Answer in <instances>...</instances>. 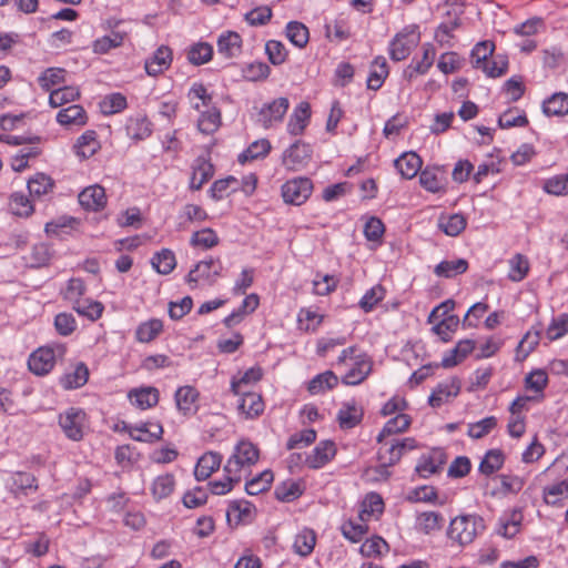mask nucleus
<instances>
[{"instance_id": "1", "label": "nucleus", "mask_w": 568, "mask_h": 568, "mask_svg": "<svg viewBox=\"0 0 568 568\" xmlns=\"http://www.w3.org/2000/svg\"><path fill=\"white\" fill-rule=\"evenodd\" d=\"M485 528V520L479 515H459L450 520L447 537L453 544L464 547L481 535Z\"/></svg>"}, {"instance_id": "2", "label": "nucleus", "mask_w": 568, "mask_h": 568, "mask_svg": "<svg viewBox=\"0 0 568 568\" xmlns=\"http://www.w3.org/2000/svg\"><path fill=\"white\" fill-rule=\"evenodd\" d=\"M258 456L260 452L257 447L252 442L242 439L237 443L233 454L227 459L224 471L225 474L241 475V470L254 465L258 460Z\"/></svg>"}, {"instance_id": "3", "label": "nucleus", "mask_w": 568, "mask_h": 568, "mask_svg": "<svg viewBox=\"0 0 568 568\" xmlns=\"http://www.w3.org/2000/svg\"><path fill=\"white\" fill-rule=\"evenodd\" d=\"M64 353L65 347L60 344L39 347L29 356L28 367L36 375H45L54 367L57 357Z\"/></svg>"}, {"instance_id": "4", "label": "nucleus", "mask_w": 568, "mask_h": 568, "mask_svg": "<svg viewBox=\"0 0 568 568\" xmlns=\"http://www.w3.org/2000/svg\"><path fill=\"white\" fill-rule=\"evenodd\" d=\"M290 109V100L285 97L276 98L264 103L257 112V123L264 129L280 125Z\"/></svg>"}, {"instance_id": "5", "label": "nucleus", "mask_w": 568, "mask_h": 568, "mask_svg": "<svg viewBox=\"0 0 568 568\" xmlns=\"http://www.w3.org/2000/svg\"><path fill=\"white\" fill-rule=\"evenodd\" d=\"M419 33L415 29L405 28L389 43V55L393 61L405 60L419 43Z\"/></svg>"}, {"instance_id": "6", "label": "nucleus", "mask_w": 568, "mask_h": 568, "mask_svg": "<svg viewBox=\"0 0 568 568\" xmlns=\"http://www.w3.org/2000/svg\"><path fill=\"white\" fill-rule=\"evenodd\" d=\"M311 158V145L302 141H296L283 152L282 164L290 171H298L307 165Z\"/></svg>"}, {"instance_id": "7", "label": "nucleus", "mask_w": 568, "mask_h": 568, "mask_svg": "<svg viewBox=\"0 0 568 568\" xmlns=\"http://www.w3.org/2000/svg\"><path fill=\"white\" fill-rule=\"evenodd\" d=\"M312 189L310 179L296 178L283 184L282 196L285 203L301 205L310 197Z\"/></svg>"}, {"instance_id": "8", "label": "nucleus", "mask_w": 568, "mask_h": 568, "mask_svg": "<svg viewBox=\"0 0 568 568\" xmlns=\"http://www.w3.org/2000/svg\"><path fill=\"white\" fill-rule=\"evenodd\" d=\"M223 264L220 258L210 257L207 260L200 261L194 268H192L187 276L186 282L197 283L200 280H204L210 285L215 283L216 278L222 274Z\"/></svg>"}, {"instance_id": "9", "label": "nucleus", "mask_w": 568, "mask_h": 568, "mask_svg": "<svg viewBox=\"0 0 568 568\" xmlns=\"http://www.w3.org/2000/svg\"><path fill=\"white\" fill-rule=\"evenodd\" d=\"M85 413L79 408H70L59 416V425L65 436L72 440H80L83 437V425Z\"/></svg>"}, {"instance_id": "10", "label": "nucleus", "mask_w": 568, "mask_h": 568, "mask_svg": "<svg viewBox=\"0 0 568 568\" xmlns=\"http://www.w3.org/2000/svg\"><path fill=\"white\" fill-rule=\"evenodd\" d=\"M172 50L168 45H160L153 54L145 60L144 69L148 75L158 77L171 67Z\"/></svg>"}, {"instance_id": "11", "label": "nucleus", "mask_w": 568, "mask_h": 568, "mask_svg": "<svg viewBox=\"0 0 568 568\" xmlns=\"http://www.w3.org/2000/svg\"><path fill=\"white\" fill-rule=\"evenodd\" d=\"M336 455V445L333 440L320 442L306 457V465L312 469H320L329 463Z\"/></svg>"}, {"instance_id": "12", "label": "nucleus", "mask_w": 568, "mask_h": 568, "mask_svg": "<svg viewBox=\"0 0 568 568\" xmlns=\"http://www.w3.org/2000/svg\"><path fill=\"white\" fill-rule=\"evenodd\" d=\"M460 392V381L452 377L445 382L439 383L432 392L428 403L432 407H440L449 398L456 397Z\"/></svg>"}, {"instance_id": "13", "label": "nucleus", "mask_w": 568, "mask_h": 568, "mask_svg": "<svg viewBox=\"0 0 568 568\" xmlns=\"http://www.w3.org/2000/svg\"><path fill=\"white\" fill-rule=\"evenodd\" d=\"M446 463V455L440 448L433 449L429 454L423 455L416 467L415 471L422 477L427 478L433 474L438 473L442 466Z\"/></svg>"}, {"instance_id": "14", "label": "nucleus", "mask_w": 568, "mask_h": 568, "mask_svg": "<svg viewBox=\"0 0 568 568\" xmlns=\"http://www.w3.org/2000/svg\"><path fill=\"white\" fill-rule=\"evenodd\" d=\"M422 50V59L418 61L413 59L404 70V78L408 81H413L418 74H425L434 63L436 54L435 48L430 43H425L423 44Z\"/></svg>"}, {"instance_id": "15", "label": "nucleus", "mask_w": 568, "mask_h": 568, "mask_svg": "<svg viewBox=\"0 0 568 568\" xmlns=\"http://www.w3.org/2000/svg\"><path fill=\"white\" fill-rule=\"evenodd\" d=\"M79 203L88 211L98 212L106 204L105 191L101 185L94 184L79 193Z\"/></svg>"}, {"instance_id": "16", "label": "nucleus", "mask_w": 568, "mask_h": 568, "mask_svg": "<svg viewBox=\"0 0 568 568\" xmlns=\"http://www.w3.org/2000/svg\"><path fill=\"white\" fill-rule=\"evenodd\" d=\"M311 119V105L308 102L298 103L290 115L286 129L291 135H301L306 129Z\"/></svg>"}, {"instance_id": "17", "label": "nucleus", "mask_w": 568, "mask_h": 568, "mask_svg": "<svg viewBox=\"0 0 568 568\" xmlns=\"http://www.w3.org/2000/svg\"><path fill=\"white\" fill-rule=\"evenodd\" d=\"M175 404L184 416L194 415L197 412L199 392L192 386L179 387L175 392Z\"/></svg>"}, {"instance_id": "18", "label": "nucleus", "mask_w": 568, "mask_h": 568, "mask_svg": "<svg viewBox=\"0 0 568 568\" xmlns=\"http://www.w3.org/2000/svg\"><path fill=\"white\" fill-rule=\"evenodd\" d=\"M419 183L426 191L438 193L445 189V173L438 166H427L419 174Z\"/></svg>"}, {"instance_id": "19", "label": "nucleus", "mask_w": 568, "mask_h": 568, "mask_svg": "<svg viewBox=\"0 0 568 568\" xmlns=\"http://www.w3.org/2000/svg\"><path fill=\"white\" fill-rule=\"evenodd\" d=\"M222 457L217 453L209 452L199 458L195 468L194 476L197 481L207 479L215 470L220 468Z\"/></svg>"}, {"instance_id": "20", "label": "nucleus", "mask_w": 568, "mask_h": 568, "mask_svg": "<svg viewBox=\"0 0 568 568\" xmlns=\"http://www.w3.org/2000/svg\"><path fill=\"white\" fill-rule=\"evenodd\" d=\"M255 507L247 500H233L229 505L226 518L229 523L234 521L235 525L241 523H250L253 519Z\"/></svg>"}, {"instance_id": "21", "label": "nucleus", "mask_w": 568, "mask_h": 568, "mask_svg": "<svg viewBox=\"0 0 568 568\" xmlns=\"http://www.w3.org/2000/svg\"><path fill=\"white\" fill-rule=\"evenodd\" d=\"M242 38L237 32L225 31L217 39V51L225 58H235L241 53Z\"/></svg>"}, {"instance_id": "22", "label": "nucleus", "mask_w": 568, "mask_h": 568, "mask_svg": "<svg viewBox=\"0 0 568 568\" xmlns=\"http://www.w3.org/2000/svg\"><path fill=\"white\" fill-rule=\"evenodd\" d=\"M422 159L415 152H406L394 161V165L404 179H413L422 168Z\"/></svg>"}, {"instance_id": "23", "label": "nucleus", "mask_w": 568, "mask_h": 568, "mask_svg": "<svg viewBox=\"0 0 568 568\" xmlns=\"http://www.w3.org/2000/svg\"><path fill=\"white\" fill-rule=\"evenodd\" d=\"M523 520V514L518 509L504 514L498 520L497 534L505 538L515 537Z\"/></svg>"}, {"instance_id": "24", "label": "nucleus", "mask_w": 568, "mask_h": 568, "mask_svg": "<svg viewBox=\"0 0 568 568\" xmlns=\"http://www.w3.org/2000/svg\"><path fill=\"white\" fill-rule=\"evenodd\" d=\"M363 418V409L358 407L355 400L346 402L337 413L339 426L344 429L355 427Z\"/></svg>"}, {"instance_id": "25", "label": "nucleus", "mask_w": 568, "mask_h": 568, "mask_svg": "<svg viewBox=\"0 0 568 568\" xmlns=\"http://www.w3.org/2000/svg\"><path fill=\"white\" fill-rule=\"evenodd\" d=\"M89 378L88 366L80 362L71 372H67L60 378V384L64 389H77L87 384Z\"/></svg>"}, {"instance_id": "26", "label": "nucleus", "mask_w": 568, "mask_h": 568, "mask_svg": "<svg viewBox=\"0 0 568 568\" xmlns=\"http://www.w3.org/2000/svg\"><path fill=\"white\" fill-rule=\"evenodd\" d=\"M242 397L239 403V410L246 417L253 418L264 410V403L260 394L253 392H241Z\"/></svg>"}, {"instance_id": "27", "label": "nucleus", "mask_w": 568, "mask_h": 568, "mask_svg": "<svg viewBox=\"0 0 568 568\" xmlns=\"http://www.w3.org/2000/svg\"><path fill=\"white\" fill-rule=\"evenodd\" d=\"M129 398L133 405L141 409H148L155 406L159 402V390L155 387H143L140 389H132L129 393Z\"/></svg>"}, {"instance_id": "28", "label": "nucleus", "mask_w": 568, "mask_h": 568, "mask_svg": "<svg viewBox=\"0 0 568 568\" xmlns=\"http://www.w3.org/2000/svg\"><path fill=\"white\" fill-rule=\"evenodd\" d=\"M197 112L200 113L197 129L201 133L212 134L217 131L221 125V112L216 106H211Z\"/></svg>"}, {"instance_id": "29", "label": "nucleus", "mask_w": 568, "mask_h": 568, "mask_svg": "<svg viewBox=\"0 0 568 568\" xmlns=\"http://www.w3.org/2000/svg\"><path fill=\"white\" fill-rule=\"evenodd\" d=\"M388 75V65L384 57L379 55L374 59L371 64L369 74L367 77V88L378 90Z\"/></svg>"}, {"instance_id": "30", "label": "nucleus", "mask_w": 568, "mask_h": 568, "mask_svg": "<svg viewBox=\"0 0 568 568\" xmlns=\"http://www.w3.org/2000/svg\"><path fill=\"white\" fill-rule=\"evenodd\" d=\"M371 372V361L365 358L357 359L354 366L342 377V383L351 386L358 385L367 378Z\"/></svg>"}, {"instance_id": "31", "label": "nucleus", "mask_w": 568, "mask_h": 568, "mask_svg": "<svg viewBox=\"0 0 568 568\" xmlns=\"http://www.w3.org/2000/svg\"><path fill=\"white\" fill-rule=\"evenodd\" d=\"M444 523L443 515L437 511H423L416 518L417 529L426 535L440 530Z\"/></svg>"}, {"instance_id": "32", "label": "nucleus", "mask_w": 568, "mask_h": 568, "mask_svg": "<svg viewBox=\"0 0 568 568\" xmlns=\"http://www.w3.org/2000/svg\"><path fill=\"white\" fill-rule=\"evenodd\" d=\"M542 112L547 116H564L568 114V94L564 92L554 93L544 101Z\"/></svg>"}, {"instance_id": "33", "label": "nucleus", "mask_w": 568, "mask_h": 568, "mask_svg": "<svg viewBox=\"0 0 568 568\" xmlns=\"http://www.w3.org/2000/svg\"><path fill=\"white\" fill-rule=\"evenodd\" d=\"M57 121L64 126L84 125L87 123L85 111L79 104L69 105L58 112Z\"/></svg>"}, {"instance_id": "34", "label": "nucleus", "mask_w": 568, "mask_h": 568, "mask_svg": "<svg viewBox=\"0 0 568 568\" xmlns=\"http://www.w3.org/2000/svg\"><path fill=\"white\" fill-rule=\"evenodd\" d=\"M126 133L133 140H144L152 133V123L146 116L130 118L126 123Z\"/></svg>"}, {"instance_id": "35", "label": "nucleus", "mask_w": 568, "mask_h": 568, "mask_svg": "<svg viewBox=\"0 0 568 568\" xmlns=\"http://www.w3.org/2000/svg\"><path fill=\"white\" fill-rule=\"evenodd\" d=\"M187 99L192 108L196 111H201L202 108L209 109L214 106L212 95L207 92L206 88L199 82L191 85L187 92Z\"/></svg>"}, {"instance_id": "36", "label": "nucleus", "mask_w": 568, "mask_h": 568, "mask_svg": "<svg viewBox=\"0 0 568 568\" xmlns=\"http://www.w3.org/2000/svg\"><path fill=\"white\" fill-rule=\"evenodd\" d=\"M467 225L466 217L460 213L442 215L438 219V227L448 236H457Z\"/></svg>"}, {"instance_id": "37", "label": "nucleus", "mask_w": 568, "mask_h": 568, "mask_svg": "<svg viewBox=\"0 0 568 568\" xmlns=\"http://www.w3.org/2000/svg\"><path fill=\"white\" fill-rule=\"evenodd\" d=\"M27 186L32 197L41 199L43 195L52 192L54 181L44 173H37L29 179Z\"/></svg>"}, {"instance_id": "38", "label": "nucleus", "mask_w": 568, "mask_h": 568, "mask_svg": "<svg viewBox=\"0 0 568 568\" xmlns=\"http://www.w3.org/2000/svg\"><path fill=\"white\" fill-rule=\"evenodd\" d=\"M316 545V534L310 528H304L296 534L293 549L301 557H307Z\"/></svg>"}, {"instance_id": "39", "label": "nucleus", "mask_w": 568, "mask_h": 568, "mask_svg": "<svg viewBox=\"0 0 568 568\" xmlns=\"http://www.w3.org/2000/svg\"><path fill=\"white\" fill-rule=\"evenodd\" d=\"M337 384V376L332 371H326L313 377L308 383L307 389L312 395H316L334 388Z\"/></svg>"}, {"instance_id": "40", "label": "nucleus", "mask_w": 568, "mask_h": 568, "mask_svg": "<svg viewBox=\"0 0 568 568\" xmlns=\"http://www.w3.org/2000/svg\"><path fill=\"white\" fill-rule=\"evenodd\" d=\"M271 149L272 146L267 139L256 140L252 142L247 149L239 155V162L243 164L247 161L263 159L270 153Z\"/></svg>"}, {"instance_id": "41", "label": "nucleus", "mask_w": 568, "mask_h": 568, "mask_svg": "<svg viewBox=\"0 0 568 568\" xmlns=\"http://www.w3.org/2000/svg\"><path fill=\"white\" fill-rule=\"evenodd\" d=\"M384 510L382 497L376 493H369L362 503L358 514L359 521H367L372 516L379 515Z\"/></svg>"}, {"instance_id": "42", "label": "nucleus", "mask_w": 568, "mask_h": 568, "mask_svg": "<svg viewBox=\"0 0 568 568\" xmlns=\"http://www.w3.org/2000/svg\"><path fill=\"white\" fill-rule=\"evenodd\" d=\"M163 331V323L159 318H151L146 322L141 323L136 331L135 337L141 343H149L156 338Z\"/></svg>"}, {"instance_id": "43", "label": "nucleus", "mask_w": 568, "mask_h": 568, "mask_svg": "<svg viewBox=\"0 0 568 568\" xmlns=\"http://www.w3.org/2000/svg\"><path fill=\"white\" fill-rule=\"evenodd\" d=\"M261 378L262 369L258 367H252L247 369L240 378H232L231 390L234 395H240L241 392H248V386L258 382Z\"/></svg>"}, {"instance_id": "44", "label": "nucleus", "mask_w": 568, "mask_h": 568, "mask_svg": "<svg viewBox=\"0 0 568 568\" xmlns=\"http://www.w3.org/2000/svg\"><path fill=\"white\" fill-rule=\"evenodd\" d=\"M240 189V181L234 176H227L215 181L209 192L212 199L219 201L226 197L231 192Z\"/></svg>"}, {"instance_id": "45", "label": "nucleus", "mask_w": 568, "mask_h": 568, "mask_svg": "<svg viewBox=\"0 0 568 568\" xmlns=\"http://www.w3.org/2000/svg\"><path fill=\"white\" fill-rule=\"evenodd\" d=\"M468 268V262L464 258L443 261L436 265L434 273L439 277L450 278L463 274Z\"/></svg>"}, {"instance_id": "46", "label": "nucleus", "mask_w": 568, "mask_h": 568, "mask_svg": "<svg viewBox=\"0 0 568 568\" xmlns=\"http://www.w3.org/2000/svg\"><path fill=\"white\" fill-rule=\"evenodd\" d=\"M410 425V417L405 414H398L390 418L377 436V442L382 443L387 436L405 432Z\"/></svg>"}, {"instance_id": "47", "label": "nucleus", "mask_w": 568, "mask_h": 568, "mask_svg": "<svg viewBox=\"0 0 568 568\" xmlns=\"http://www.w3.org/2000/svg\"><path fill=\"white\" fill-rule=\"evenodd\" d=\"M79 97L80 91L77 87L65 85L50 92L49 103L52 108H58L65 103L75 101Z\"/></svg>"}, {"instance_id": "48", "label": "nucleus", "mask_w": 568, "mask_h": 568, "mask_svg": "<svg viewBox=\"0 0 568 568\" xmlns=\"http://www.w3.org/2000/svg\"><path fill=\"white\" fill-rule=\"evenodd\" d=\"M494 50V42L488 40L478 42L470 52L473 67L476 69H481L483 65L487 63L488 59L493 55Z\"/></svg>"}, {"instance_id": "49", "label": "nucleus", "mask_w": 568, "mask_h": 568, "mask_svg": "<svg viewBox=\"0 0 568 568\" xmlns=\"http://www.w3.org/2000/svg\"><path fill=\"white\" fill-rule=\"evenodd\" d=\"M287 39L297 48H304L310 39L308 29L298 21H291L286 26Z\"/></svg>"}, {"instance_id": "50", "label": "nucleus", "mask_w": 568, "mask_h": 568, "mask_svg": "<svg viewBox=\"0 0 568 568\" xmlns=\"http://www.w3.org/2000/svg\"><path fill=\"white\" fill-rule=\"evenodd\" d=\"M175 487V479L172 474H164L158 476L152 485V494L156 500L169 497Z\"/></svg>"}, {"instance_id": "51", "label": "nucleus", "mask_w": 568, "mask_h": 568, "mask_svg": "<svg viewBox=\"0 0 568 568\" xmlns=\"http://www.w3.org/2000/svg\"><path fill=\"white\" fill-rule=\"evenodd\" d=\"M505 456L500 449H490L479 464V471L484 475H491L501 468Z\"/></svg>"}, {"instance_id": "52", "label": "nucleus", "mask_w": 568, "mask_h": 568, "mask_svg": "<svg viewBox=\"0 0 568 568\" xmlns=\"http://www.w3.org/2000/svg\"><path fill=\"white\" fill-rule=\"evenodd\" d=\"M151 262L156 272L163 275L170 274L176 265L174 253L168 248L154 254Z\"/></svg>"}, {"instance_id": "53", "label": "nucleus", "mask_w": 568, "mask_h": 568, "mask_svg": "<svg viewBox=\"0 0 568 568\" xmlns=\"http://www.w3.org/2000/svg\"><path fill=\"white\" fill-rule=\"evenodd\" d=\"M406 499L410 503L444 504V501H438L437 490L432 486H420L412 489Z\"/></svg>"}, {"instance_id": "54", "label": "nucleus", "mask_w": 568, "mask_h": 568, "mask_svg": "<svg viewBox=\"0 0 568 568\" xmlns=\"http://www.w3.org/2000/svg\"><path fill=\"white\" fill-rule=\"evenodd\" d=\"M28 489H38L37 478L26 471H18L12 476V493L27 495Z\"/></svg>"}, {"instance_id": "55", "label": "nucleus", "mask_w": 568, "mask_h": 568, "mask_svg": "<svg viewBox=\"0 0 568 568\" xmlns=\"http://www.w3.org/2000/svg\"><path fill=\"white\" fill-rule=\"evenodd\" d=\"M303 490L301 485L294 480L283 481L276 486L274 490L275 497L284 503L295 500L302 495Z\"/></svg>"}, {"instance_id": "56", "label": "nucleus", "mask_w": 568, "mask_h": 568, "mask_svg": "<svg viewBox=\"0 0 568 568\" xmlns=\"http://www.w3.org/2000/svg\"><path fill=\"white\" fill-rule=\"evenodd\" d=\"M124 37V33L113 31L109 36L99 38L93 42V51L99 54L108 53L111 49L120 47Z\"/></svg>"}, {"instance_id": "57", "label": "nucleus", "mask_w": 568, "mask_h": 568, "mask_svg": "<svg viewBox=\"0 0 568 568\" xmlns=\"http://www.w3.org/2000/svg\"><path fill=\"white\" fill-rule=\"evenodd\" d=\"M213 55V48L206 42H199L192 45L187 52L189 61L194 65L209 62Z\"/></svg>"}, {"instance_id": "58", "label": "nucleus", "mask_w": 568, "mask_h": 568, "mask_svg": "<svg viewBox=\"0 0 568 568\" xmlns=\"http://www.w3.org/2000/svg\"><path fill=\"white\" fill-rule=\"evenodd\" d=\"M272 470H264L258 476L248 480L245 485V490L248 495H258L267 490L273 481Z\"/></svg>"}, {"instance_id": "59", "label": "nucleus", "mask_w": 568, "mask_h": 568, "mask_svg": "<svg viewBox=\"0 0 568 568\" xmlns=\"http://www.w3.org/2000/svg\"><path fill=\"white\" fill-rule=\"evenodd\" d=\"M9 207L12 214L21 217H27L33 212V205L29 197L18 192L10 196Z\"/></svg>"}, {"instance_id": "60", "label": "nucleus", "mask_w": 568, "mask_h": 568, "mask_svg": "<svg viewBox=\"0 0 568 568\" xmlns=\"http://www.w3.org/2000/svg\"><path fill=\"white\" fill-rule=\"evenodd\" d=\"M402 456L403 453L396 442H394L388 448L384 450L381 449L378 452V459L381 462L379 473H387V468L398 463Z\"/></svg>"}, {"instance_id": "61", "label": "nucleus", "mask_w": 568, "mask_h": 568, "mask_svg": "<svg viewBox=\"0 0 568 568\" xmlns=\"http://www.w3.org/2000/svg\"><path fill=\"white\" fill-rule=\"evenodd\" d=\"M458 325V316H446L440 321L435 322L432 329L435 334L440 336L443 342H449L452 339V334L457 329Z\"/></svg>"}, {"instance_id": "62", "label": "nucleus", "mask_w": 568, "mask_h": 568, "mask_svg": "<svg viewBox=\"0 0 568 568\" xmlns=\"http://www.w3.org/2000/svg\"><path fill=\"white\" fill-rule=\"evenodd\" d=\"M540 331H528L521 341L519 342L516 349L517 359H525L539 344Z\"/></svg>"}, {"instance_id": "63", "label": "nucleus", "mask_w": 568, "mask_h": 568, "mask_svg": "<svg viewBox=\"0 0 568 568\" xmlns=\"http://www.w3.org/2000/svg\"><path fill=\"white\" fill-rule=\"evenodd\" d=\"M564 496H568V480H562L544 488V500L548 505H559Z\"/></svg>"}, {"instance_id": "64", "label": "nucleus", "mask_w": 568, "mask_h": 568, "mask_svg": "<svg viewBox=\"0 0 568 568\" xmlns=\"http://www.w3.org/2000/svg\"><path fill=\"white\" fill-rule=\"evenodd\" d=\"M568 333V314L562 313L552 318L551 323L546 329V335L549 341L561 338Z\"/></svg>"}]
</instances>
